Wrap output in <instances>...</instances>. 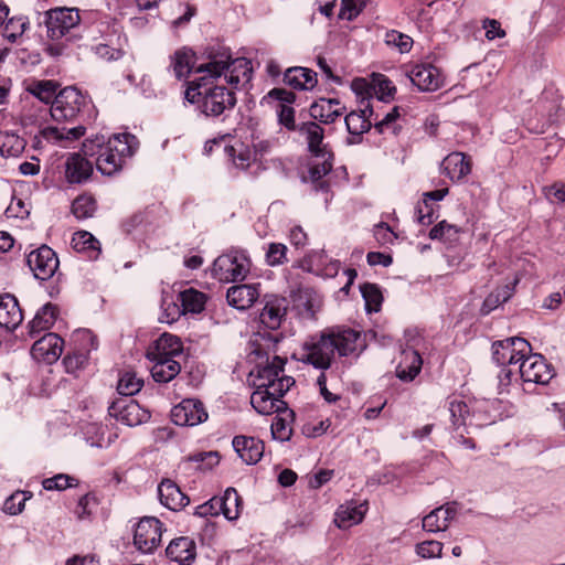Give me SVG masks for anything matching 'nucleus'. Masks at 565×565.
I'll list each match as a JSON object with an SVG mask.
<instances>
[{
	"label": "nucleus",
	"instance_id": "obj_18",
	"mask_svg": "<svg viewBox=\"0 0 565 565\" xmlns=\"http://www.w3.org/2000/svg\"><path fill=\"white\" fill-rule=\"evenodd\" d=\"M86 157L83 151L67 156L64 162V177L68 184H82L90 179L94 167Z\"/></svg>",
	"mask_w": 565,
	"mask_h": 565
},
{
	"label": "nucleus",
	"instance_id": "obj_55",
	"mask_svg": "<svg viewBox=\"0 0 565 565\" xmlns=\"http://www.w3.org/2000/svg\"><path fill=\"white\" fill-rule=\"evenodd\" d=\"M188 460L196 463L198 470L206 471L218 465L220 457L216 451H205L190 456Z\"/></svg>",
	"mask_w": 565,
	"mask_h": 565
},
{
	"label": "nucleus",
	"instance_id": "obj_19",
	"mask_svg": "<svg viewBox=\"0 0 565 565\" xmlns=\"http://www.w3.org/2000/svg\"><path fill=\"white\" fill-rule=\"evenodd\" d=\"M285 360L279 356H274L270 363L265 365H257L252 372L250 376L254 377L253 385L264 384V388H269V385L276 383H286V380H294L291 376L284 375Z\"/></svg>",
	"mask_w": 565,
	"mask_h": 565
},
{
	"label": "nucleus",
	"instance_id": "obj_14",
	"mask_svg": "<svg viewBox=\"0 0 565 565\" xmlns=\"http://www.w3.org/2000/svg\"><path fill=\"white\" fill-rule=\"evenodd\" d=\"M406 74L422 92H435L444 86V76L440 70L431 63L412 65Z\"/></svg>",
	"mask_w": 565,
	"mask_h": 565
},
{
	"label": "nucleus",
	"instance_id": "obj_51",
	"mask_svg": "<svg viewBox=\"0 0 565 565\" xmlns=\"http://www.w3.org/2000/svg\"><path fill=\"white\" fill-rule=\"evenodd\" d=\"M459 233V227H457L456 225L448 224L446 221H441L430 230L429 237L431 239H439L452 243L457 241Z\"/></svg>",
	"mask_w": 565,
	"mask_h": 565
},
{
	"label": "nucleus",
	"instance_id": "obj_62",
	"mask_svg": "<svg viewBox=\"0 0 565 565\" xmlns=\"http://www.w3.org/2000/svg\"><path fill=\"white\" fill-rule=\"evenodd\" d=\"M271 436L279 441L289 440L292 429L289 424L281 417L276 416L270 426Z\"/></svg>",
	"mask_w": 565,
	"mask_h": 565
},
{
	"label": "nucleus",
	"instance_id": "obj_11",
	"mask_svg": "<svg viewBox=\"0 0 565 565\" xmlns=\"http://www.w3.org/2000/svg\"><path fill=\"white\" fill-rule=\"evenodd\" d=\"M26 264L36 279L47 280L56 273L60 262L51 247L42 245L29 253Z\"/></svg>",
	"mask_w": 565,
	"mask_h": 565
},
{
	"label": "nucleus",
	"instance_id": "obj_28",
	"mask_svg": "<svg viewBox=\"0 0 565 565\" xmlns=\"http://www.w3.org/2000/svg\"><path fill=\"white\" fill-rule=\"evenodd\" d=\"M345 107L337 98H320L310 106V116L323 124H332L343 115Z\"/></svg>",
	"mask_w": 565,
	"mask_h": 565
},
{
	"label": "nucleus",
	"instance_id": "obj_38",
	"mask_svg": "<svg viewBox=\"0 0 565 565\" xmlns=\"http://www.w3.org/2000/svg\"><path fill=\"white\" fill-rule=\"evenodd\" d=\"M57 317V308L51 302L45 303L41 307L34 318L29 323V333L31 337H35L42 331L51 329Z\"/></svg>",
	"mask_w": 565,
	"mask_h": 565
},
{
	"label": "nucleus",
	"instance_id": "obj_43",
	"mask_svg": "<svg viewBox=\"0 0 565 565\" xmlns=\"http://www.w3.org/2000/svg\"><path fill=\"white\" fill-rule=\"evenodd\" d=\"M71 244L74 250L78 253L88 252L90 257L93 255L96 257L100 252L98 239L86 231L76 232L72 237Z\"/></svg>",
	"mask_w": 565,
	"mask_h": 565
},
{
	"label": "nucleus",
	"instance_id": "obj_60",
	"mask_svg": "<svg viewBox=\"0 0 565 565\" xmlns=\"http://www.w3.org/2000/svg\"><path fill=\"white\" fill-rule=\"evenodd\" d=\"M30 92L40 100L45 103H50L56 95L55 84L51 81H42L35 83Z\"/></svg>",
	"mask_w": 565,
	"mask_h": 565
},
{
	"label": "nucleus",
	"instance_id": "obj_54",
	"mask_svg": "<svg viewBox=\"0 0 565 565\" xmlns=\"http://www.w3.org/2000/svg\"><path fill=\"white\" fill-rule=\"evenodd\" d=\"M449 413L455 428L467 425L466 420L469 415V407L463 401L457 398L451 399L449 402Z\"/></svg>",
	"mask_w": 565,
	"mask_h": 565
},
{
	"label": "nucleus",
	"instance_id": "obj_25",
	"mask_svg": "<svg viewBox=\"0 0 565 565\" xmlns=\"http://www.w3.org/2000/svg\"><path fill=\"white\" fill-rule=\"evenodd\" d=\"M258 286V284H244L230 287L226 292L228 305L238 310L250 308L259 297Z\"/></svg>",
	"mask_w": 565,
	"mask_h": 565
},
{
	"label": "nucleus",
	"instance_id": "obj_46",
	"mask_svg": "<svg viewBox=\"0 0 565 565\" xmlns=\"http://www.w3.org/2000/svg\"><path fill=\"white\" fill-rule=\"evenodd\" d=\"M82 433L87 445L104 448L109 445L105 439V427L98 423H87L82 427Z\"/></svg>",
	"mask_w": 565,
	"mask_h": 565
},
{
	"label": "nucleus",
	"instance_id": "obj_21",
	"mask_svg": "<svg viewBox=\"0 0 565 565\" xmlns=\"http://www.w3.org/2000/svg\"><path fill=\"white\" fill-rule=\"evenodd\" d=\"M86 128L83 125H78L72 128L65 126H46L40 130V136L47 142L58 145L61 147H67L68 143L74 142L85 135Z\"/></svg>",
	"mask_w": 565,
	"mask_h": 565
},
{
	"label": "nucleus",
	"instance_id": "obj_57",
	"mask_svg": "<svg viewBox=\"0 0 565 565\" xmlns=\"http://www.w3.org/2000/svg\"><path fill=\"white\" fill-rule=\"evenodd\" d=\"M76 479L64 473L55 475L51 478H46L43 480L42 484L45 490H65L73 486H76Z\"/></svg>",
	"mask_w": 565,
	"mask_h": 565
},
{
	"label": "nucleus",
	"instance_id": "obj_50",
	"mask_svg": "<svg viewBox=\"0 0 565 565\" xmlns=\"http://www.w3.org/2000/svg\"><path fill=\"white\" fill-rule=\"evenodd\" d=\"M328 257L323 250L311 252L299 262V268L315 275L321 274L323 265L328 263Z\"/></svg>",
	"mask_w": 565,
	"mask_h": 565
},
{
	"label": "nucleus",
	"instance_id": "obj_27",
	"mask_svg": "<svg viewBox=\"0 0 565 565\" xmlns=\"http://www.w3.org/2000/svg\"><path fill=\"white\" fill-rule=\"evenodd\" d=\"M158 495L161 504L172 511H179L190 502V499L181 491L179 486L169 479L160 482Z\"/></svg>",
	"mask_w": 565,
	"mask_h": 565
},
{
	"label": "nucleus",
	"instance_id": "obj_31",
	"mask_svg": "<svg viewBox=\"0 0 565 565\" xmlns=\"http://www.w3.org/2000/svg\"><path fill=\"white\" fill-rule=\"evenodd\" d=\"M23 320L22 310L13 295L0 296V327L8 330L15 329Z\"/></svg>",
	"mask_w": 565,
	"mask_h": 565
},
{
	"label": "nucleus",
	"instance_id": "obj_6",
	"mask_svg": "<svg viewBox=\"0 0 565 565\" xmlns=\"http://www.w3.org/2000/svg\"><path fill=\"white\" fill-rule=\"evenodd\" d=\"M294 384L295 380L271 384L269 388H264V384H256L255 391L250 396V404L262 415L279 412L286 405L281 397Z\"/></svg>",
	"mask_w": 565,
	"mask_h": 565
},
{
	"label": "nucleus",
	"instance_id": "obj_44",
	"mask_svg": "<svg viewBox=\"0 0 565 565\" xmlns=\"http://www.w3.org/2000/svg\"><path fill=\"white\" fill-rule=\"evenodd\" d=\"M24 149V140L13 132H0V153L2 157H18Z\"/></svg>",
	"mask_w": 565,
	"mask_h": 565
},
{
	"label": "nucleus",
	"instance_id": "obj_35",
	"mask_svg": "<svg viewBox=\"0 0 565 565\" xmlns=\"http://www.w3.org/2000/svg\"><path fill=\"white\" fill-rule=\"evenodd\" d=\"M443 169L452 181H460L471 172V160L462 152H451L444 159Z\"/></svg>",
	"mask_w": 565,
	"mask_h": 565
},
{
	"label": "nucleus",
	"instance_id": "obj_16",
	"mask_svg": "<svg viewBox=\"0 0 565 565\" xmlns=\"http://www.w3.org/2000/svg\"><path fill=\"white\" fill-rule=\"evenodd\" d=\"M171 419L178 426H196L207 419V412L201 401L186 398L171 409Z\"/></svg>",
	"mask_w": 565,
	"mask_h": 565
},
{
	"label": "nucleus",
	"instance_id": "obj_45",
	"mask_svg": "<svg viewBox=\"0 0 565 565\" xmlns=\"http://www.w3.org/2000/svg\"><path fill=\"white\" fill-rule=\"evenodd\" d=\"M143 386V380L135 372L127 371L121 374L117 384V392L120 397H130L137 394Z\"/></svg>",
	"mask_w": 565,
	"mask_h": 565
},
{
	"label": "nucleus",
	"instance_id": "obj_53",
	"mask_svg": "<svg viewBox=\"0 0 565 565\" xmlns=\"http://www.w3.org/2000/svg\"><path fill=\"white\" fill-rule=\"evenodd\" d=\"M74 342L76 344L75 350H83L88 355L92 351L97 350L98 341L96 335L88 329L77 330L73 334Z\"/></svg>",
	"mask_w": 565,
	"mask_h": 565
},
{
	"label": "nucleus",
	"instance_id": "obj_1",
	"mask_svg": "<svg viewBox=\"0 0 565 565\" xmlns=\"http://www.w3.org/2000/svg\"><path fill=\"white\" fill-rule=\"evenodd\" d=\"M364 348L361 334L352 329L332 330L310 337L303 342L299 360L318 370H328L334 354L349 356Z\"/></svg>",
	"mask_w": 565,
	"mask_h": 565
},
{
	"label": "nucleus",
	"instance_id": "obj_39",
	"mask_svg": "<svg viewBox=\"0 0 565 565\" xmlns=\"http://www.w3.org/2000/svg\"><path fill=\"white\" fill-rule=\"evenodd\" d=\"M151 376L158 383H168L173 380L181 371L180 363L174 359L159 358L150 360Z\"/></svg>",
	"mask_w": 565,
	"mask_h": 565
},
{
	"label": "nucleus",
	"instance_id": "obj_29",
	"mask_svg": "<svg viewBox=\"0 0 565 565\" xmlns=\"http://www.w3.org/2000/svg\"><path fill=\"white\" fill-rule=\"evenodd\" d=\"M253 68L250 61L245 57L232 58L225 70V81L234 89H239L241 85L247 84L252 78Z\"/></svg>",
	"mask_w": 565,
	"mask_h": 565
},
{
	"label": "nucleus",
	"instance_id": "obj_48",
	"mask_svg": "<svg viewBox=\"0 0 565 565\" xmlns=\"http://www.w3.org/2000/svg\"><path fill=\"white\" fill-rule=\"evenodd\" d=\"M28 24L29 21L25 17L19 15L12 17L10 19L8 18L3 23V29L0 34H2L10 42H15L17 39L24 33Z\"/></svg>",
	"mask_w": 565,
	"mask_h": 565
},
{
	"label": "nucleus",
	"instance_id": "obj_17",
	"mask_svg": "<svg viewBox=\"0 0 565 565\" xmlns=\"http://www.w3.org/2000/svg\"><path fill=\"white\" fill-rule=\"evenodd\" d=\"M63 339L56 333H46L36 340L31 348L34 360L46 364L56 362L63 352Z\"/></svg>",
	"mask_w": 565,
	"mask_h": 565
},
{
	"label": "nucleus",
	"instance_id": "obj_64",
	"mask_svg": "<svg viewBox=\"0 0 565 565\" xmlns=\"http://www.w3.org/2000/svg\"><path fill=\"white\" fill-rule=\"evenodd\" d=\"M417 221L422 225H430L435 220V206L433 203L423 200L416 206Z\"/></svg>",
	"mask_w": 565,
	"mask_h": 565
},
{
	"label": "nucleus",
	"instance_id": "obj_56",
	"mask_svg": "<svg viewBox=\"0 0 565 565\" xmlns=\"http://www.w3.org/2000/svg\"><path fill=\"white\" fill-rule=\"evenodd\" d=\"M287 246L281 243H270L266 250V263L271 266L282 265L287 260Z\"/></svg>",
	"mask_w": 565,
	"mask_h": 565
},
{
	"label": "nucleus",
	"instance_id": "obj_40",
	"mask_svg": "<svg viewBox=\"0 0 565 565\" xmlns=\"http://www.w3.org/2000/svg\"><path fill=\"white\" fill-rule=\"evenodd\" d=\"M195 55L189 47H181L171 56L170 67L178 79L186 77L194 67Z\"/></svg>",
	"mask_w": 565,
	"mask_h": 565
},
{
	"label": "nucleus",
	"instance_id": "obj_3",
	"mask_svg": "<svg viewBox=\"0 0 565 565\" xmlns=\"http://www.w3.org/2000/svg\"><path fill=\"white\" fill-rule=\"evenodd\" d=\"M220 79L200 76L188 83L184 98L207 117H220L234 109L237 99L235 90L218 84Z\"/></svg>",
	"mask_w": 565,
	"mask_h": 565
},
{
	"label": "nucleus",
	"instance_id": "obj_41",
	"mask_svg": "<svg viewBox=\"0 0 565 565\" xmlns=\"http://www.w3.org/2000/svg\"><path fill=\"white\" fill-rule=\"evenodd\" d=\"M221 498V513L227 519L228 521H234L238 519L241 510H242V498L237 493L235 488H227L224 491V494Z\"/></svg>",
	"mask_w": 565,
	"mask_h": 565
},
{
	"label": "nucleus",
	"instance_id": "obj_26",
	"mask_svg": "<svg viewBox=\"0 0 565 565\" xmlns=\"http://www.w3.org/2000/svg\"><path fill=\"white\" fill-rule=\"evenodd\" d=\"M366 511L367 507L365 502L356 503L353 501H348L339 505L337 509L334 514V524L339 529H350L353 525L362 522Z\"/></svg>",
	"mask_w": 565,
	"mask_h": 565
},
{
	"label": "nucleus",
	"instance_id": "obj_47",
	"mask_svg": "<svg viewBox=\"0 0 565 565\" xmlns=\"http://www.w3.org/2000/svg\"><path fill=\"white\" fill-rule=\"evenodd\" d=\"M360 290L365 302V310L369 313L380 311L383 301L380 288L375 284L366 282L360 287Z\"/></svg>",
	"mask_w": 565,
	"mask_h": 565
},
{
	"label": "nucleus",
	"instance_id": "obj_63",
	"mask_svg": "<svg viewBox=\"0 0 565 565\" xmlns=\"http://www.w3.org/2000/svg\"><path fill=\"white\" fill-rule=\"evenodd\" d=\"M443 544L438 541H425L416 545V553L423 558L440 557Z\"/></svg>",
	"mask_w": 565,
	"mask_h": 565
},
{
	"label": "nucleus",
	"instance_id": "obj_8",
	"mask_svg": "<svg viewBox=\"0 0 565 565\" xmlns=\"http://www.w3.org/2000/svg\"><path fill=\"white\" fill-rule=\"evenodd\" d=\"M530 352H532L530 343L519 337L507 338L492 344V360L501 366L518 364Z\"/></svg>",
	"mask_w": 565,
	"mask_h": 565
},
{
	"label": "nucleus",
	"instance_id": "obj_49",
	"mask_svg": "<svg viewBox=\"0 0 565 565\" xmlns=\"http://www.w3.org/2000/svg\"><path fill=\"white\" fill-rule=\"evenodd\" d=\"M384 42L387 46L396 49L399 53H408L413 47V39L399 31H386Z\"/></svg>",
	"mask_w": 565,
	"mask_h": 565
},
{
	"label": "nucleus",
	"instance_id": "obj_52",
	"mask_svg": "<svg viewBox=\"0 0 565 565\" xmlns=\"http://www.w3.org/2000/svg\"><path fill=\"white\" fill-rule=\"evenodd\" d=\"M96 209V202L92 196L79 195L72 203V213L78 220L90 217Z\"/></svg>",
	"mask_w": 565,
	"mask_h": 565
},
{
	"label": "nucleus",
	"instance_id": "obj_59",
	"mask_svg": "<svg viewBox=\"0 0 565 565\" xmlns=\"http://www.w3.org/2000/svg\"><path fill=\"white\" fill-rule=\"evenodd\" d=\"M89 355L85 351L74 350L72 353H67L63 362L68 373H73L78 369L84 367L87 363Z\"/></svg>",
	"mask_w": 565,
	"mask_h": 565
},
{
	"label": "nucleus",
	"instance_id": "obj_9",
	"mask_svg": "<svg viewBox=\"0 0 565 565\" xmlns=\"http://www.w3.org/2000/svg\"><path fill=\"white\" fill-rule=\"evenodd\" d=\"M109 416L121 424L134 427L146 423L150 413L131 397H118L108 407Z\"/></svg>",
	"mask_w": 565,
	"mask_h": 565
},
{
	"label": "nucleus",
	"instance_id": "obj_10",
	"mask_svg": "<svg viewBox=\"0 0 565 565\" xmlns=\"http://www.w3.org/2000/svg\"><path fill=\"white\" fill-rule=\"evenodd\" d=\"M162 523L153 516L142 518L135 527L134 544L141 553H152L160 544Z\"/></svg>",
	"mask_w": 565,
	"mask_h": 565
},
{
	"label": "nucleus",
	"instance_id": "obj_42",
	"mask_svg": "<svg viewBox=\"0 0 565 565\" xmlns=\"http://www.w3.org/2000/svg\"><path fill=\"white\" fill-rule=\"evenodd\" d=\"M178 300L184 313H199L204 309L206 297L203 292L189 288L179 294Z\"/></svg>",
	"mask_w": 565,
	"mask_h": 565
},
{
	"label": "nucleus",
	"instance_id": "obj_22",
	"mask_svg": "<svg viewBox=\"0 0 565 565\" xmlns=\"http://www.w3.org/2000/svg\"><path fill=\"white\" fill-rule=\"evenodd\" d=\"M232 444L236 454L247 465L257 463L264 456L265 445L258 438L235 436Z\"/></svg>",
	"mask_w": 565,
	"mask_h": 565
},
{
	"label": "nucleus",
	"instance_id": "obj_2",
	"mask_svg": "<svg viewBox=\"0 0 565 565\" xmlns=\"http://www.w3.org/2000/svg\"><path fill=\"white\" fill-rule=\"evenodd\" d=\"M139 148V140L129 132L116 134L105 140L104 136L88 138L82 143L85 156L96 157V168L103 174H118Z\"/></svg>",
	"mask_w": 565,
	"mask_h": 565
},
{
	"label": "nucleus",
	"instance_id": "obj_24",
	"mask_svg": "<svg viewBox=\"0 0 565 565\" xmlns=\"http://www.w3.org/2000/svg\"><path fill=\"white\" fill-rule=\"evenodd\" d=\"M167 556L180 565H190L196 556V545L193 539L180 536L172 540L166 548Z\"/></svg>",
	"mask_w": 565,
	"mask_h": 565
},
{
	"label": "nucleus",
	"instance_id": "obj_5",
	"mask_svg": "<svg viewBox=\"0 0 565 565\" xmlns=\"http://www.w3.org/2000/svg\"><path fill=\"white\" fill-rule=\"evenodd\" d=\"M81 17L75 8H55L45 12L47 36L51 40L76 38L75 30L79 26Z\"/></svg>",
	"mask_w": 565,
	"mask_h": 565
},
{
	"label": "nucleus",
	"instance_id": "obj_37",
	"mask_svg": "<svg viewBox=\"0 0 565 565\" xmlns=\"http://www.w3.org/2000/svg\"><path fill=\"white\" fill-rule=\"evenodd\" d=\"M298 131L306 137L308 149L313 154L331 153L326 149L323 141V129L315 121H307L298 125Z\"/></svg>",
	"mask_w": 565,
	"mask_h": 565
},
{
	"label": "nucleus",
	"instance_id": "obj_4",
	"mask_svg": "<svg viewBox=\"0 0 565 565\" xmlns=\"http://www.w3.org/2000/svg\"><path fill=\"white\" fill-rule=\"evenodd\" d=\"M250 270V259L244 250L232 249L213 263L212 276L221 282L243 280Z\"/></svg>",
	"mask_w": 565,
	"mask_h": 565
},
{
	"label": "nucleus",
	"instance_id": "obj_23",
	"mask_svg": "<svg viewBox=\"0 0 565 565\" xmlns=\"http://www.w3.org/2000/svg\"><path fill=\"white\" fill-rule=\"evenodd\" d=\"M183 345L179 337L171 333L161 334L154 343L148 349V360L159 358L174 359L182 354Z\"/></svg>",
	"mask_w": 565,
	"mask_h": 565
},
{
	"label": "nucleus",
	"instance_id": "obj_58",
	"mask_svg": "<svg viewBox=\"0 0 565 565\" xmlns=\"http://www.w3.org/2000/svg\"><path fill=\"white\" fill-rule=\"evenodd\" d=\"M369 0H342L339 18L351 21L365 8Z\"/></svg>",
	"mask_w": 565,
	"mask_h": 565
},
{
	"label": "nucleus",
	"instance_id": "obj_20",
	"mask_svg": "<svg viewBox=\"0 0 565 565\" xmlns=\"http://www.w3.org/2000/svg\"><path fill=\"white\" fill-rule=\"evenodd\" d=\"M315 158L310 163L308 177H303V181L311 182L316 191L328 192L329 183L323 178L332 170L333 154H317Z\"/></svg>",
	"mask_w": 565,
	"mask_h": 565
},
{
	"label": "nucleus",
	"instance_id": "obj_61",
	"mask_svg": "<svg viewBox=\"0 0 565 565\" xmlns=\"http://www.w3.org/2000/svg\"><path fill=\"white\" fill-rule=\"evenodd\" d=\"M227 153L232 157L233 163L236 168L245 170L250 164V152L249 150L241 145V147L237 149L233 146L226 147Z\"/></svg>",
	"mask_w": 565,
	"mask_h": 565
},
{
	"label": "nucleus",
	"instance_id": "obj_13",
	"mask_svg": "<svg viewBox=\"0 0 565 565\" xmlns=\"http://www.w3.org/2000/svg\"><path fill=\"white\" fill-rule=\"evenodd\" d=\"M204 55L207 62L200 64L195 68V73L203 74L202 76H211L214 79H221L233 58L230 47L222 44H213L205 49Z\"/></svg>",
	"mask_w": 565,
	"mask_h": 565
},
{
	"label": "nucleus",
	"instance_id": "obj_33",
	"mask_svg": "<svg viewBox=\"0 0 565 565\" xmlns=\"http://www.w3.org/2000/svg\"><path fill=\"white\" fill-rule=\"evenodd\" d=\"M287 312V305L285 298L274 297L266 301L265 307L260 312V322L270 330H276L280 327L282 319Z\"/></svg>",
	"mask_w": 565,
	"mask_h": 565
},
{
	"label": "nucleus",
	"instance_id": "obj_36",
	"mask_svg": "<svg viewBox=\"0 0 565 565\" xmlns=\"http://www.w3.org/2000/svg\"><path fill=\"white\" fill-rule=\"evenodd\" d=\"M295 303L302 317L313 319L321 308L322 300L313 289L302 288L296 294Z\"/></svg>",
	"mask_w": 565,
	"mask_h": 565
},
{
	"label": "nucleus",
	"instance_id": "obj_32",
	"mask_svg": "<svg viewBox=\"0 0 565 565\" xmlns=\"http://www.w3.org/2000/svg\"><path fill=\"white\" fill-rule=\"evenodd\" d=\"M284 82L288 86L299 90H311L317 84V73L310 68L294 66L286 70Z\"/></svg>",
	"mask_w": 565,
	"mask_h": 565
},
{
	"label": "nucleus",
	"instance_id": "obj_12",
	"mask_svg": "<svg viewBox=\"0 0 565 565\" xmlns=\"http://www.w3.org/2000/svg\"><path fill=\"white\" fill-rule=\"evenodd\" d=\"M519 373L524 383L547 384L553 377L551 365L541 354L531 352L521 359Z\"/></svg>",
	"mask_w": 565,
	"mask_h": 565
},
{
	"label": "nucleus",
	"instance_id": "obj_15",
	"mask_svg": "<svg viewBox=\"0 0 565 565\" xmlns=\"http://www.w3.org/2000/svg\"><path fill=\"white\" fill-rule=\"evenodd\" d=\"M374 110L371 103L365 100L359 102V109L350 111L345 118V126L348 132L352 136L349 139L350 143L360 141V137L367 132L373 125Z\"/></svg>",
	"mask_w": 565,
	"mask_h": 565
},
{
	"label": "nucleus",
	"instance_id": "obj_7",
	"mask_svg": "<svg viewBox=\"0 0 565 565\" xmlns=\"http://www.w3.org/2000/svg\"><path fill=\"white\" fill-rule=\"evenodd\" d=\"M86 105V97L76 87L68 86L55 95L50 113L55 121H70L75 119Z\"/></svg>",
	"mask_w": 565,
	"mask_h": 565
},
{
	"label": "nucleus",
	"instance_id": "obj_34",
	"mask_svg": "<svg viewBox=\"0 0 565 565\" xmlns=\"http://www.w3.org/2000/svg\"><path fill=\"white\" fill-rule=\"evenodd\" d=\"M422 365L420 354L416 350L405 349L402 352V360L396 367V375L404 382H411L419 374Z\"/></svg>",
	"mask_w": 565,
	"mask_h": 565
},
{
	"label": "nucleus",
	"instance_id": "obj_30",
	"mask_svg": "<svg viewBox=\"0 0 565 565\" xmlns=\"http://www.w3.org/2000/svg\"><path fill=\"white\" fill-rule=\"evenodd\" d=\"M455 515L456 508L452 504L436 508L423 518V530L430 533L445 531Z\"/></svg>",
	"mask_w": 565,
	"mask_h": 565
}]
</instances>
